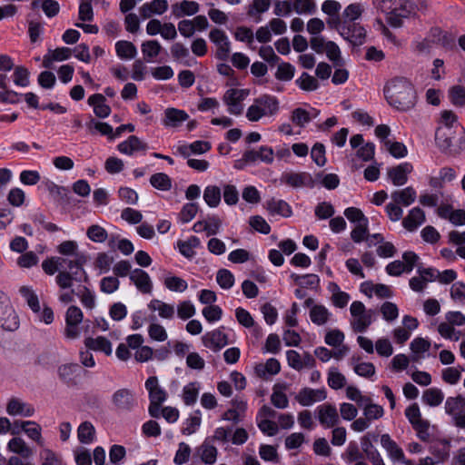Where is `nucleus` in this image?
Listing matches in <instances>:
<instances>
[{
  "instance_id": "5701e85b",
  "label": "nucleus",
  "mask_w": 465,
  "mask_h": 465,
  "mask_svg": "<svg viewBox=\"0 0 465 465\" xmlns=\"http://www.w3.org/2000/svg\"><path fill=\"white\" fill-rule=\"evenodd\" d=\"M167 9V0H153L150 3L143 4L140 7L139 13L143 19H148L153 15H163Z\"/></svg>"
},
{
  "instance_id": "0e129e2a",
  "label": "nucleus",
  "mask_w": 465,
  "mask_h": 465,
  "mask_svg": "<svg viewBox=\"0 0 465 465\" xmlns=\"http://www.w3.org/2000/svg\"><path fill=\"white\" fill-rule=\"evenodd\" d=\"M293 10L299 15H312L316 12V4L313 0H294Z\"/></svg>"
},
{
  "instance_id": "4be33fe9",
  "label": "nucleus",
  "mask_w": 465,
  "mask_h": 465,
  "mask_svg": "<svg viewBox=\"0 0 465 465\" xmlns=\"http://www.w3.org/2000/svg\"><path fill=\"white\" fill-rule=\"evenodd\" d=\"M117 149L121 153L132 155L138 151H146L148 144L143 142L139 137L131 135L127 140L120 143L117 145Z\"/></svg>"
},
{
  "instance_id": "338daca9",
  "label": "nucleus",
  "mask_w": 465,
  "mask_h": 465,
  "mask_svg": "<svg viewBox=\"0 0 465 465\" xmlns=\"http://www.w3.org/2000/svg\"><path fill=\"white\" fill-rule=\"evenodd\" d=\"M450 102L456 106H465V87L454 85L449 90Z\"/></svg>"
},
{
  "instance_id": "c85d7f7f",
  "label": "nucleus",
  "mask_w": 465,
  "mask_h": 465,
  "mask_svg": "<svg viewBox=\"0 0 465 465\" xmlns=\"http://www.w3.org/2000/svg\"><path fill=\"white\" fill-rule=\"evenodd\" d=\"M72 54V50L68 47H59L54 50H48L44 56L43 65L45 68H51L54 62L67 60Z\"/></svg>"
},
{
  "instance_id": "a19ab883",
  "label": "nucleus",
  "mask_w": 465,
  "mask_h": 465,
  "mask_svg": "<svg viewBox=\"0 0 465 465\" xmlns=\"http://www.w3.org/2000/svg\"><path fill=\"white\" fill-rule=\"evenodd\" d=\"M221 226L219 219L213 218L212 222L198 221L193 226L195 232H205L207 236L214 235L218 232Z\"/></svg>"
},
{
  "instance_id": "9d476101",
  "label": "nucleus",
  "mask_w": 465,
  "mask_h": 465,
  "mask_svg": "<svg viewBox=\"0 0 465 465\" xmlns=\"http://www.w3.org/2000/svg\"><path fill=\"white\" fill-rule=\"evenodd\" d=\"M209 38L217 47L216 56L221 60H226L231 52V43L225 32L213 28L209 33Z\"/></svg>"
},
{
  "instance_id": "69168bd1",
  "label": "nucleus",
  "mask_w": 465,
  "mask_h": 465,
  "mask_svg": "<svg viewBox=\"0 0 465 465\" xmlns=\"http://www.w3.org/2000/svg\"><path fill=\"white\" fill-rule=\"evenodd\" d=\"M295 68L290 63H282L278 65L275 78L280 81H291L294 76Z\"/></svg>"
},
{
  "instance_id": "4c0bfd02",
  "label": "nucleus",
  "mask_w": 465,
  "mask_h": 465,
  "mask_svg": "<svg viewBox=\"0 0 465 465\" xmlns=\"http://www.w3.org/2000/svg\"><path fill=\"white\" fill-rule=\"evenodd\" d=\"M351 240L356 242H361L366 241L368 246L371 247L375 245L371 239H369V229H368V222L361 223V224H357L355 228L351 232Z\"/></svg>"
},
{
  "instance_id": "13d9d810",
  "label": "nucleus",
  "mask_w": 465,
  "mask_h": 465,
  "mask_svg": "<svg viewBox=\"0 0 465 465\" xmlns=\"http://www.w3.org/2000/svg\"><path fill=\"white\" fill-rule=\"evenodd\" d=\"M201 459L205 464H213L216 461L218 450L205 440L200 447Z\"/></svg>"
},
{
  "instance_id": "c03bdc74",
  "label": "nucleus",
  "mask_w": 465,
  "mask_h": 465,
  "mask_svg": "<svg viewBox=\"0 0 465 465\" xmlns=\"http://www.w3.org/2000/svg\"><path fill=\"white\" fill-rule=\"evenodd\" d=\"M422 401L430 406L436 407L441 404L444 399V394L441 390L438 388H430L423 391Z\"/></svg>"
},
{
  "instance_id": "37998d69",
  "label": "nucleus",
  "mask_w": 465,
  "mask_h": 465,
  "mask_svg": "<svg viewBox=\"0 0 465 465\" xmlns=\"http://www.w3.org/2000/svg\"><path fill=\"white\" fill-rule=\"evenodd\" d=\"M77 437L81 443H92L95 437V429L89 421L81 423L77 430Z\"/></svg>"
},
{
  "instance_id": "bf43d9fd",
  "label": "nucleus",
  "mask_w": 465,
  "mask_h": 465,
  "mask_svg": "<svg viewBox=\"0 0 465 465\" xmlns=\"http://www.w3.org/2000/svg\"><path fill=\"white\" fill-rule=\"evenodd\" d=\"M431 454L436 458V461L440 463H443L450 457V442L444 440L440 442V446L433 445L430 447Z\"/></svg>"
},
{
  "instance_id": "dca6fc26",
  "label": "nucleus",
  "mask_w": 465,
  "mask_h": 465,
  "mask_svg": "<svg viewBox=\"0 0 465 465\" xmlns=\"http://www.w3.org/2000/svg\"><path fill=\"white\" fill-rule=\"evenodd\" d=\"M326 397L327 392L325 389L304 388L297 394L296 401L302 406H311L314 402L324 401Z\"/></svg>"
},
{
  "instance_id": "864d4df0",
  "label": "nucleus",
  "mask_w": 465,
  "mask_h": 465,
  "mask_svg": "<svg viewBox=\"0 0 465 465\" xmlns=\"http://www.w3.org/2000/svg\"><path fill=\"white\" fill-rule=\"evenodd\" d=\"M281 370V364L275 358L267 360L265 364H259L256 366L255 371L259 376H264L266 373L271 375L277 374Z\"/></svg>"
},
{
  "instance_id": "79ce46f5",
  "label": "nucleus",
  "mask_w": 465,
  "mask_h": 465,
  "mask_svg": "<svg viewBox=\"0 0 465 465\" xmlns=\"http://www.w3.org/2000/svg\"><path fill=\"white\" fill-rule=\"evenodd\" d=\"M115 52L121 59H133L137 54L135 45L129 41H118L115 44Z\"/></svg>"
},
{
  "instance_id": "f257e3e1",
  "label": "nucleus",
  "mask_w": 465,
  "mask_h": 465,
  "mask_svg": "<svg viewBox=\"0 0 465 465\" xmlns=\"http://www.w3.org/2000/svg\"><path fill=\"white\" fill-rule=\"evenodd\" d=\"M384 94L388 104L401 112L411 110L417 102L414 86L404 77H396L387 83Z\"/></svg>"
},
{
  "instance_id": "5fc2aeb1",
  "label": "nucleus",
  "mask_w": 465,
  "mask_h": 465,
  "mask_svg": "<svg viewBox=\"0 0 465 465\" xmlns=\"http://www.w3.org/2000/svg\"><path fill=\"white\" fill-rule=\"evenodd\" d=\"M363 415L371 422L381 419L384 414V410L381 405L372 403L371 401L363 403Z\"/></svg>"
},
{
  "instance_id": "6e6552de",
  "label": "nucleus",
  "mask_w": 465,
  "mask_h": 465,
  "mask_svg": "<svg viewBox=\"0 0 465 465\" xmlns=\"http://www.w3.org/2000/svg\"><path fill=\"white\" fill-rule=\"evenodd\" d=\"M112 403L121 412H131L137 406L134 391L127 388L116 390L112 395Z\"/></svg>"
},
{
  "instance_id": "2eb2a0df",
  "label": "nucleus",
  "mask_w": 465,
  "mask_h": 465,
  "mask_svg": "<svg viewBox=\"0 0 465 465\" xmlns=\"http://www.w3.org/2000/svg\"><path fill=\"white\" fill-rule=\"evenodd\" d=\"M412 171V164L411 163L405 162L395 167L388 169L387 174L393 185L401 186L407 183L408 174H410Z\"/></svg>"
},
{
  "instance_id": "7ed1b4c3",
  "label": "nucleus",
  "mask_w": 465,
  "mask_h": 465,
  "mask_svg": "<svg viewBox=\"0 0 465 465\" xmlns=\"http://www.w3.org/2000/svg\"><path fill=\"white\" fill-rule=\"evenodd\" d=\"M279 110L276 97L263 94L253 100L246 111V118L251 122H258L265 116H272Z\"/></svg>"
},
{
  "instance_id": "2f4dec72",
  "label": "nucleus",
  "mask_w": 465,
  "mask_h": 465,
  "mask_svg": "<svg viewBox=\"0 0 465 465\" xmlns=\"http://www.w3.org/2000/svg\"><path fill=\"white\" fill-rule=\"evenodd\" d=\"M148 308L153 312H158V315L162 319L172 320L174 317V306L163 301L153 299L149 302Z\"/></svg>"
},
{
  "instance_id": "20e7f679",
  "label": "nucleus",
  "mask_w": 465,
  "mask_h": 465,
  "mask_svg": "<svg viewBox=\"0 0 465 465\" xmlns=\"http://www.w3.org/2000/svg\"><path fill=\"white\" fill-rule=\"evenodd\" d=\"M76 288H69L67 290L61 291L58 296L60 302L68 304L74 302V296H76L82 305L87 310H93L96 306V297L94 292L87 287V283L77 282Z\"/></svg>"
},
{
  "instance_id": "1a4fd4ad",
  "label": "nucleus",
  "mask_w": 465,
  "mask_h": 465,
  "mask_svg": "<svg viewBox=\"0 0 465 465\" xmlns=\"http://www.w3.org/2000/svg\"><path fill=\"white\" fill-rule=\"evenodd\" d=\"M249 95L247 89H228L223 97V103L228 106V112L233 115H240L243 111L242 101Z\"/></svg>"
},
{
  "instance_id": "b1692460",
  "label": "nucleus",
  "mask_w": 465,
  "mask_h": 465,
  "mask_svg": "<svg viewBox=\"0 0 465 465\" xmlns=\"http://www.w3.org/2000/svg\"><path fill=\"white\" fill-rule=\"evenodd\" d=\"M80 368L75 363H65L58 368V376L68 386L77 384Z\"/></svg>"
},
{
  "instance_id": "bb28decb",
  "label": "nucleus",
  "mask_w": 465,
  "mask_h": 465,
  "mask_svg": "<svg viewBox=\"0 0 465 465\" xmlns=\"http://www.w3.org/2000/svg\"><path fill=\"white\" fill-rule=\"evenodd\" d=\"M424 222V212L419 207H414L409 212L408 215L403 219L402 225L406 230L412 232L416 230L420 225H421Z\"/></svg>"
},
{
  "instance_id": "cd10ccee",
  "label": "nucleus",
  "mask_w": 465,
  "mask_h": 465,
  "mask_svg": "<svg viewBox=\"0 0 465 465\" xmlns=\"http://www.w3.org/2000/svg\"><path fill=\"white\" fill-rule=\"evenodd\" d=\"M85 348L94 351H102L106 355L112 354V343L105 337L98 336L96 338L87 337L84 339Z\"/></svg>"
},
{
  "instance_id": "a18cd8bd",
  "label": "nucleus",
  "mask_w": 465,
  "mask_h": 465,
  "mask_svg": "<svg viewBox=\"0 0 465 465\" xmlns=\"http://www.w3.org/2000/svg\"><path fill=\"white\" fill-rule=\"evenodd\" d=\"M201 244L199 238L191 236L187 241H179L177 242L180 252L186 258H193L195 255L193 251Z\"/></svg>"
},
{
  "instance_id": "7c9ffc66",
  "label": "nucleus",
  "mask_w": 465,
  "mask_h": 465,
  "mask_svg": "<svg viewBox=\"0 0 465 465\" xmlns=\"http://www.w3.org/2000/svg\"><path fill=\"white\" fill-rule=\"evenodd\" d=\"M198 11L199 5L193 1L183 0L172 5V13L177 18L195 15Z\"/></svg>"
},
{
  "instance_id": "3c124183",
  "label": "nucleus",
  "mask_w": 465,
  "mask_h": 465,
  "mask_svg": "<svg viewBox=\"0 0 465 465\" xmlns=\"http://www.w3.org/2000/svg\"><path fill=\"white\" fill-rule=\"evenodd\" d=\"M295 84L305 92L315 91L319 88L317 79L308 73H302L301 76L295 80Z\"/></svg>"
},
{
  "instance_id": "ddd939ff",
  "label": "nucleus",
  "mask_w": 465,
  "mask_h": 465,
  "mask_svg": "<svg viewBox=\"0 0 465 465\" xmlns=\"http://www.w3.org/2000/svg\"><path fill=\"white\" fill-rule=\"evenodd\" d=\"M282 181L293 188L303 186L312 188L316 183V180L308 173H286L282 176Z\"/></svg>"
},
{
  "instance_id": "f03ea898",
  "label": "nucleus",
  "mask_w": 465,
  "mask_h": 465,
  "mask_svg": "<svg viewBox=\"0 0 465 465\" xmlns=\"http://www.w3.org/2000/svg\"><path fill=\"white\" fill-rule=\"evenodd\" d=\"M73 257V259L65 258L66 262H63V269L55 277V282L61 291L72 288L74 282L88 283L89 282V277L84 269L87 262L86 256L80 252Z\"/></svg>"
},
{
  "instance_id": "de8ad7c7",
  "label": "nucleus",
  "mask_w": 465,
  "mask_h": 465,
  "mask_svg": "<svg viewBox=\"0 0 465 465\" xmlns=\"http://www.w3.org/2000/svg\"><path fill=\"white\" fill-rule=\"evenodd\" d=\"M331 316L329 310L323 305H314L310 310V318L314 324H325Z\"/></svg>"
},
{
  "instance_id": "e433bc0d",
  "label": "nucleus",
  "mask_w": 465,
  "mask_h": 465,
  "mask_svg": "<svg viewBox=\"0 0 465 465\" xmlns=\"http://www.w3.org/2000/svg\"><path fill=\"white\" fill-rule=\"evenodd\" d=\"M393 10L400 13V15L404 18L414 17L417 15L416 5L409 0H394Z\"/></svg>"
},
{
  "instance_id": "423d86ee",
  "label": "nucleus",
  "mask_w": 465,
  "mask_h": 465,
  "mask_svg": "<svg viewBox=\"0 0 465 465\" xmlns=\"http://www.w3.org/2000/svg\"><path fill=\"white\" fill-rule=\"evenodd\" d=\"M65 327L64 336L67 340H76L81 336V323L84 320L82 310L76 305H71L65 312Z\"/></svg>"
},
{
  "instance_id": "9b49d317",
  "label": "nucleus",
  "mask_w": 465,
  "mask_h": 465,
  "mask_svg": "<svg viewBox=\"0 0 465 465\" xmlns=\"http://www.w3.org/2000/svg\"><path fill=\"white\" fill-rule=\"evenodd\" d=\"M317 418L324 428H333L340 422V415L336 407L330 403L318 406Z\"/></svg>"
},
{
  "instance_id": "4468645a",
  "label": "nucleus",
  "mask_w": 465,
  "mask_h": 465,
  "mask_svg": "<svg viewBox=\"0 0 465 465\" xmlns=\"http://www.w3.org/2000/svg\"><path fill=\"white\" fill-rule=\"evenodd\" d=\"M202 341L204 347L212 350L213 351H218L228 344V338L223 331L217 329L206 332L202 337Z\"/></svg>"
},
{
  "instance_id": "4d7b16f0",
  "label": "nucleus",
  "mask_w": 465,
  "mask_h": 465,
  "mask_svg": "<svg viewBox=\"0 0 465 465\" xmlns=\"http://www.w3.org/2000/svg\"><path fill=\"white\" fill-rule=\"evenodd\" d=\"M328 385L333 390H340L346 384L345 376L336 368H331L328 372Z\"/></svg>"
},
{
  "instance_id": "a878e982",
  "label": "nucleus",
  "mask_w": 465,
  "mask_h": 465,
  "mask_svg": "<svg viewBox=\"0 0 465 465\" xmlns=\"http://www.w3.org/2000/svg\"><path fill=\"white\" fill-rule=\"evenodd\" d=\"M341 35L353 45H361L366 36V31L362 26L352 24L342 27Z\"/></svg>"
},
{
  "instance_id": "603ef678",
  "label": "nucleus",
  "mask_w": 465,
  "mask_h": 465,
  "mask_svg": "<svg viewBox=\"0 0 465 465\" xmlns=\"http://www.w3.org/2000/svg\"><path fill=\"white\" fill-rule=\"evenodd\" d=\"M63 262H66L65 258L52 257L43 261L42 268L48 275H54L56 272H59L63 269Z\"/></svg>"
},
{
  "instance_id": "aec40b11",
  "label": "nucleus",
  "mask_w": 465,
  "mask_h": 465,
  "mask_svg": "<svg viewBox=\"0 0 465 465\" xmlns=\"http://www.w3.org/2000/svg\"><path fill=\"white\" fill-rule=\"evenodd\" d=\"M453 132L448 127H439L435 133V141L439 148L443 152L454 153L453 146Z\"/></svg>"
},
{
  "instance_id": "052dcab7",
  "label": "nucleus",
  "mask_w": 465,
  "mask_h": 465,
  "mask_svg": "<svg viewBox=\"0 0 465 465\" xmlns=\"http://www.w3.org/2000/svg\"><path fill=\"white\" fill-rule=\"evenodd\" d=\"M199 393V385L197 382H190L183 387V401L190 406L196 402Z\"/></svg>"
},
{
  "instance_id": "680f3d73",
  "label": "nucleus",
  "mask_w": 465,
  "mask_h": 465,
  "mask_svg": "<svg viewBox=\"0 0 465 465\" xmlns=\"http://www.w3.org/2000/svg\"><path fill=\"white\" fill-rule=\"evenodd\" d=\"M430 348V342L423 338H415L410 344V349L415 355L412 357L413 361H418L420 354L426 352Z\"/></svg>"
},
{
  "instance_id": "72a5a7b5",
  "label": "nucleus",
  "mask_w": 465,
  "mask_h": 465,
  "mask_svg": "<svg viewBox=\"0 0 465 465\" xmlns=\"http://www.w3.org/2000/svg\"><path fill=\"white\" fill-rule=\"evenodd\" d=\"M266 209L271 214H279L283 217H290L292 213L291 206L285 201L274 198L266 202Z\"/></svg>"
},
{
  "instance_id": "6e6d98bb",
  "label": "nucleus",
  "mask_w": 465,
  "mask_h": 465,
  "mask_svg": "<svg viewBox=\"0 0 465 465\" xmlns=\"http://www.w3.org/2000/svg\"><path fill=\"white\" fill-rule=\"evenodd\" d=\"M142 53L147 60L155 58L162 50V45L157 40H148L141 45Z\"/></svg>"
},
{
  "instance_id": "49530a36",
  "label": "nucleus",
  "mask_w": 465,
  "mask_h": 465,
  "mask_svg": "<svg viewBox=\"0 0 465 465\" xmlns=\"http://www.w3.org/2000/svg\"><path fill=\"white\" fill-rule=\"evenodd\" d=\"M86 127L92 134L97 132L102 135L107 136L111 140L114 138L113 127L107 123L98 122L92 119L86 124Z\"/></svg>"
},
{
  "instance_id": "e2e57ef3",
  "label": "nucleus",
  "mask_w": 465,
  "mask_h": 465,
  "mask_svg": "<svg viewBox=\"0 0 465 465\" xmlns=\"http://www.w3.org/2000/svg\"><path fill=\"white\" fill-rule=\"evenodd\" d=\"M363 8L361 4L354 3L349 5L342 13L343 24L353 22L361 17Z\"/></svg>"
},
{
  "instance_id": "09e8293b",
  "label": "nucleus",
  "mask_w": 465,
  "mask_h": 465,
  "mask_svg": "<svg viewBox=\"0 0 465 465\" xmlns=\"http://www.w3.org/2000/svg\"><path fill=\"white\" fill-rule=\"evenodd\" d=\"M20 294L25 299L28 306L34 312H40V302L34 290L26 285L21 286Z\"/></svg>"
},
{
  "instance_id": "f704fd0d",
  "label": "nucleus",
  "mask_w": 465,
  "mask_h": 465,
  "mask_svg": "<svg viewBox=\"0 0 465 465\" xmlns=\"http://www.w3.org/2000/svg\"><path fill=\"white\" fill-rule=\"evenodd\" d=\"M22 430L33 440L43 446L42 429L39 424L32 420L21 421Z\"/></svg>"
},
{
  "instance_id": "412c9836",
  "label": "nucleus",
  "mask_w": 465,
  "mask_h": 465,
  "mask_svg": "<svg viewBox=\"0 0 465 465\" xmlns=\"http://www.w3.org/2000/svg\"><path fill=\"white\" fill-rule=\"evenodd\" d=\"M188 119L189 115L185 111L171 107L164 111L163 124L166 127L176 128Z\"/></svg>"
},
{
  "instance_id": "8fccbe9b",
  "label": "nucleus",
  "mask_w": 465,
  "mask_h": 465,
  "mask_svg": "<svg viewBox=\"0 0 465 465\" xmlns=\"http://www.w3.org/2000/svg\"><path fill=\"white\" fill-rule=\"evenodd\" d=\"M153 187L161 191H169L172 188V179L164 173H157L150 177Z\"/></svg>"
},
{
  "instance_id": "f3484780",
  "label": "nucleus",
  "mask_w": 465,
  "mask_h": 465,
  "mask_svg": "<svg viewBox=\"0 0 465 465\" xmlns=\"http://www.w3.org/2000/svg\"><path fill=\"white\" fill-rule=\"evenodd\" d=\"M0 325L8 331L18 327L16 313L8 302H0Z\"/></svg>"
},
{
  "instance_id": "393cba45",
  "label": "nucleus",
  "mask_w": 465,
  "mask_h": 465,
  "mask_svg": "<svg viewBox=\"0 0 465 465\" xmlns=\"http://www.w3.org/2000/svg\"><path fill=\"white\" fill-rule=\"evenodd\" d=\"M88 104L93 107L94 114L99 118H106L111 114V107L106 104L104 95L94 94L88 98Z\"/></svg>"
},
{
  "instance_id": "ea45409f",
  "label": "nucleus",
  "mask_w": 465,
  "mask_h": 465,
  "mask_svg": "<svg viewBox=\"0 0 465 465\" xmlns=\"http://www.w3.org/2000/svg\"><path fill=\"white\" fill-rule=\"evenodd\" d=\"M221 196V188L216 185H208L203 191V200L211 208H215L220 204Z\"/></svg>"
},
{
  "instance_id": "f8f14e48",
  "label": "nucleus",
  "mask_w": 465,
  "mask_h": 465,
  "mask_svg": "<svg viewBox=\"0 0 465 465\" xmlns=\"http://www.w3.org/2000/svg\"><path fill=\"white\" fill-rule=\"evenodd\" d=\"M381 445L393 463H400L406 459L402 448L388 433L381 436Z\"/></svg>"
},
{
  "instance_id": "39448f33",
  "label": "nucleus",
  "mask_w": 465,
  "mask_h": 465,
  "mask_svg": "<svg viewBox=\"0 0 465 465\" xmlns=\"http://www.w3.org/2000/svg\"><path fill=\"white\" fill-rule=\"evenodd\" d=\"M145 389L148 391V397L150 404L148 407V412L153 418L160 417V408L162 404L167 400L168 393L159 384L158 378L156 376L149 377L145 381Z\"/></svg>"
},
{
  "instance_id": "a211bd4d",
  "label": "nucleus",
  "mask_w": 465,
  "mask_h": 465,
  "mask_svg": "<svg viewBox=\"0 0 465 465\" xmlns=\"http://www.w3.org/2000/svg\"><path fill=\"white\" fill-rule=\"evenodd\" d=\"M130 280L142 293H151L153 290V282L149 274L142 270L135 269L130 273Z\"/></svg>"
},
{
  "instance_id": "c756f323",
  "label": "nucleus",
  "mask_w": 465,
  "mask_h": 465,
  "mask_svg": "<svg viewBox=\"0 0 465 465\" xmlns=\"http://www.w3.org/2000/svg\"><path fill=\"white\" fill-rule=\"evenodd\" d=\"M391 197L399 205L407 207L415 202L417 193L412 187L409 186L402 190L394 191Z\"/></svg>"
},
{
  "instance_id": "c9c22d12",
  "label": "nucleus",
  "mask_w": 465,
  "mask_h": 465,
  "mask_svg": "<svg viewBox=\"0 0 465 465\" xmlns=\"http://www.w3.org/2000/svg\"><path fill=\"white\" fill-rule=\"evenodd\" d=\"M8 450L23 458H30L33 455L32 449L27 446L22 438H13L8 442Z\"/></svg>"
},
{
  "instance_id": "473e14b6",
  "label": "nucleus",
  "mask_w": 465,
  "mask_h": 465,
  "mask_svg": "<svg viewBox=\"0 0 465 465\" xmlns=\"http://www.w3.org/2000/svg\"><path fill=\"white\" fill-rule=\"evenodd\" d=\"M271 0H252L248 6L247 15L252 17L256 23L262 21V15L269 10Z\"/></svg>"
},
{
  "instance_id": "774afa93",
  "label": "nucleus",
  "mask_w": 465,
  "mask_h": 465,
  "mask_svg": "<svg viewBox=\"0 0 465 465\" xmlns=\"http://www.w3.org/2000/svg\"><path fill=\"white\" fill-rule=\"evenodd\" d=\"M217 283L221 288L228 290L234 284V276L227 269H220L216 274Z\"/></svg>"
},
{
  "instance_id": "58836bf2",
  "label": "nucleus",
  "mask_w": 465,
  "mask_h": 465,
  "mask_svg": "<svg viewBox=\"0 0 465 465\" xmlns=\"http://www.w3.org/2000/svg\"><path fill=\"white\" fill-rule=\"evenodd\" d=\"M351 364L355 373L359 376L371 378L375 374V367L371 362H361L359 358L353 356L351 359Z\"/></svg>"
},
{
  "instance_id": "0eeeda50",
  "label": "nucleus",
  "mask_w": 465,
  "mask_h": 465,
  "mask_svg": "<svg viewBox=\"0 0 465 465\" xmlns=\"http://www.w3.org/2000/svg\"><path fill=\"white\" fill-rule=\"evenodd\" d=\"M350 312L352 316L351 322V328L356 332H363L372 322L371 310L367 311L365 305L359 301H355L351 304Z\"/></svg>"
},
{
  "instance_id": "6ab92c4d",
  "label": "nucleus",
  "mask_w": 465,
  "mask_h": 465,
  "mask_svg": "<svg viewBox=\"0 0 465 465\" xmlns=\"http://www.w3.org/2000/svg\"><path fill=\"white\" fill-rule=\"evenodd\" d=\"M6 412L13 416L31 417L35 413V408L17 398H11L6 405Z\"/></svg>"
}]
</instances>
